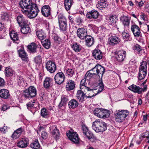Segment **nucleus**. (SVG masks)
<instances>
[{"label": "nucleus", "mask_w": 149, "mask_h": 149, "mask_svg": "<svg viewBox=\"0 0 149 149\" xmlns=\"http://www.w3.org/2000/svg\"><path fill=\"white\" fill-rule=\"evenodd\" d=\"M18 54L19 57L24 61V64L29 65V61L26 54L23 48L18 50Z\"/></svg>", "instance_id": "nucleus-12"}, {"label": "nucleus", "mask_w": 149, "mask_h": 149, "mask_svg": "<svg viewBox=\"0 0 149 149\" xmlns=\"http://www.w3.org/2000/svg\"><path fill=\"white\" fill-rule=\"evenodd\" d=\"M118 19L116 15H112L109 17L108 19L109 24H114L116 23Z\"/></svg>", "instance_id": "nucleus-42"}, {"label": "nucleus", "mask_w": 149, "mask_h": 149, "mask_svg": "<svg viewBox=\"0 0 149 149\" xmlns=\"http://www.w3.org/2000/svg\"><path fill=\"white\" fill-rule=\"evenodd\" d=\"M17 20L18 24L21 26L28 24V21L22 15H20L17 16Z\"/></svg>", "instance_id": "nucleus-26"}, {"label": "nucleus", "mask_w": 149, "mask_h": 149, "mask_svg": "<svg viewBox=\"0 0 149 149\" xmlns=\"http://www.w3.org/2000/svg\"><path fill=\"white\" fill-rule=\"evenodd\" d=\"M5 124L4 125V126L3 127L0 128V132H1L5 133L6 130L7 128H6V129H5Z\"/></svg>", "instance_id": "nucleus-61"}, {"label": "nucleus", "mask_w": 149, "mask_h": 149, "mask_svg": "<svg viewBox=\"0 0 149 149\" xmlns=\"http://www.w3.org/2000/svg\"><path fill=\"white\" fill-rule=\"evenodd\" d=\"M73 3V0H64V6L66 10H70Z\"/></svg>", "instance_id": "nucleus-37"}, {"label": "nucleus", "mask_w": 149, "mask_h": 149, "mask_svg": "<svg viewBox=\"0 0 149 149\" xmlns=\"http://www.w3.org/2000/svg\"><path fill=\"white\" fill-rule=\"evenodd\" d=\"M47 71L51 73L54 72L56 69V66H46Z\"/></svg>", "instance_id": "nucleus-48"}, {"label": "nucleus", "mask_w": 149, "mask_h": 149, "mask_svg": "<svg viewBox=\"0 0 149 149\" xmlns=\"http://www.w3.org/2000/svg\"><path fill=\"white\" fill-rule=\"evenodd\" d=\"M54 41L56 43H59L60 42L61 39L57 36H54Z\"/></svg>", "instance_id": "nucleus-57"}, {"label": "nucleus", "mask_w": 149, "mask_h": 149, "mask_svg": "<svg viewBox=\"0 0 149 149\" xmlns=\"http://www.w3.org/2000/svg\"><path fill=\"white\" fill-rule=\"evenodd\" d=\"M36 34L39 39L43 40L45 38V34L42 31H38L36 32Z\"/></svg>", "instance_id": "nucleus-44"}, {"label": "nucleus", "mask_w": 149, "mask_h": 149, "mask_svg": "<svg viewBox=\"0 0 149 149\" xmlns=\"http://www.w3.org/2000/svg\"><path fill=\"white\" fill-rule=\"evenodd\" d=\"M36 104L35 100H33V101H31L26 104L28 109L30 110L33 113H34V111H33L32 110L33 109L36 110V107H35V105Z\"/></svg>", "instance_id": "nucleus-35"}, {"label": "nucleus", "mask_w": 149, "mask_h": 149, "mask_svg": "<svg viewBox=\"0 0 149 149\" xmlns=\"http://www.w3.org/2000/svg\"><path fill=\"white\" fill-rule=\"evenodd\" d=\"M135 50H136L138 52H140L141 51V47L139 45L136 44L134 46V49Z\"/></svg>", "instance_id": "nucleus-56"}, {"label": "nucleus", "mask_w": 149, "mask_h": 149, "mask_svg": "<svg viewBox=\"0 0 149 149\" xmlns=\"http://www.w3.org/2000/svg\"><path fill=\"white\" fill-rule=\"evenodd\" d=\"M42 43L43 46L47 49H49L50 46V41L48 39H45L42 41Z\"/></svg>", "instance_id": "nucleus-45"}, {"label": "nucleus", "mask_w": 149, "mask_h": 149, "mask_svg": "<svg viewBox=\"0 0 149 149\" xmlns=\"http://www.w3.org/2000/svg\"><path fill=\"white\" fill-rule=\"evenodd\" d=\"M23 13L26 15L28 17L31 18L36 17L38 15L39 10L36 4H33L31 8L27 10H23Z\"/></svg>", "instance_id": "nucleus-5"}, {"label": "nucleus", "mask_w": 149, "mask_h": 149, "mask_svg": "<svg viewBox=\"0 0 149 149\" xmlns=\"http://www.w3.org/2000/svg\"><path fill=\"white\" fill-rule=\"evenodd\" d=\"M93 55L97 60H100L102 58L103 54L102 52L99 49H95L92 53Z\"/></svg>", "instance_id": "nucleus-29"}, {"label": "nucleus", "mask_w": 149, "mask_h": 149, "mask_svg": "<svg viewBox=\"0 0 149 149\" xmlns=\"http://www.w3.org/2000/svg\"><path fill=\"white\" fill-rule=\"evenodd\" d=\"M50 113L49 110L45 108H42L41 111V116L45 118H48L50 115Z\"/></svg>", "instance_id": "nucleus-40"}, {"label": "nucleus", "mask_w": 149, "mask_h": 149, "mask_svg": "<svg viewBox=\"0 0 149 149\" xmlns=\"http://www.w3.org/2000/svg\"><path fill=\"white\" fill-rule=\"evenodd\" d=\"M24 131V128L22 127H20L14 131L12 134L11 137L13 139H17L20 137Z\"/></svg>", "instance_id": "nucleus-21"}, {"label": "nucleus", "mask_w": 149, "mask_h": 149, "mask_svg": "<svg viewBox=\"0 0 149 149\" xmlns=\"http://www.w3.org/2000/svg\"><path fill=\"white\" fill-rule=\"evenodd\" d=\"M81 129L84 135L86 138H87L89 140L91 141V139L92 140V141L97 140L96 138L93 133L88 130L86 125L83 124L81 125Z\"/></svg>", "instance_id": "nucleus-7"}, {"label": "nucleus", "mask_w": 149, "mask_h": 149, "mask_svg": "<svg viewBox=\"0 0 149 149\" xmlns=\"http://www.w3.org/2000/svg\"><path fill=\"white\" fill-rule=\"evenodd\" d=\"M109 44L114 46L118 44L120 42V38L115 34H111L110 36L108 39Z\"/></svg>", "instance_id": "nucleus-17"}, {"label": "nucleus", "mask_w": 149, "mask_h": 149, "mask_svg": "<svg viewBox=\"0 0 149 149\" xmlns=\"http://www.w3.org/2000/svg\"><path fill=\"white\" fill-rule=\"evenodd\" d=\"M67 135L69 139L74 143H79V139L78 135L76 132H74L73 130H70L68 133H67Z\"/></svg>", "instance_id": "nucleus-8"}, {"label": "nucleus", "mask_w": 149, "mask_h": 149, "mask_svg": "<svg viewBox=\"0 0 149 149\" xmlns=\"http://www.w3.org/2000/svg\"><path fill=\"white\" fill-rule=\"evenodd\" d=\"M77 36L81 40H84L88 35L87 30L84 28H79L77 31Z\"/></svg>", "instance_id": "nucleus-16"}, {"label": "nucleus", "mask_w": 149, "mask_h": 149, "mask_svg": "<svg viewBox=\"0 0 149 149\" xmlns=\"http://www.w3.org/2000/svg\"><path fill=\"white\" fill-rule=\"evenodd\" d=\"M37 95V91L34 86H31L24 91L23 95L26 98L35 97Z\"/></svg>", "instance_id": "nucleus-6"}, {"label": "nucleus", "mask_w": 149, "mask_h": 149, "mask_svg": "<svg viewBox=\"0 0 149 149\" xmlns=\"http://www.w3.org/2000/svg\"><path fill=\"white\" fill-rule=\"evenodd\" d=\"M51 9L49 5H45L42 8L41 12L44 16L48 17L51 15Z\"/></svg>", "instance_id": "nucleus-22"}, {"label": "nucleus", "mask_w": 149, "mask_h": 149, "mask_svg": "<svg viewBox=\"0 0 149 149\" xmlns=\"http://www.w3.org/2000/svg\"><path fill=\"white\" fill-rule=\"evenodd\" d=\"M48 136L47 133L45 131L42 132L41 133V137L44 139H46Z\"/></svg>", "instance_id": "nucleus-54"}, {"label": "nucleus", "mask_w": 149, "mask_h": 149, "mask_svg": "<svg viewBox=\"0 0 149 149\" xmlns=\"http://www.w3.org/2000/svg\"><path fill=\"white\" fill-rule=\"evenodd\" d=\"M69 20L72 24L74 23V19L72 16H69L68 17Z\"/></svg>", "instance_id": "nucleus-64"}, {"label": "nucleus", "mask_w": 149, "mask_h": 149, "mask_svg": "<svg viewBox=\"0 0 149 149\" xmlns=\"http://www.w3.org/2000/svg\"><path fill=\"white\" fill-rule=\"evenodd\" d=\"M129 114V112L127 110H117L114 113L115 120L117 122L121 123L124 121Z\"/></svg>", "instance_id": "nucleus-3"}, {"label": "nucleus", "mask_w": 149, "mask_h": 149, "mask_svg": "<svg viewBox=\"0 0 149 149\" xmlns=\"http://www.w3.org/2000/svg\"><path fill=\"white\" fill-rule=\"evenodd\" d=\"M5 70L6 76L8 77L12 75L14 72L10 66L6 68Z\"/></svg>", "instance_id": "nucleus-43"}, {"label": "nucleus", "mask_w": 149, "mask_h": 149, "mask_svg": "<svg viewBox=\"0 0 149 149\" xmlns=\"http://www.w3.org/2000/svg\"><path fill=\"white\" fill-rule=\"evenodd\" d=\"M66 23L67 20L65 17L63 18V19L58 20V23Z\"/></svg>", "instance_id": "nucleus-62"}, {"label": "nucleus", "mask_w": 149, "mask_h": 149, "mask_svg": "<svg viewBox=\"0 0 149 149\" xmlns=\"http://www.w3.org/2000/svg\"><path fill=\"white\" fill-rule=\"evenodd\" d=\"M102 109L99 108H96L93 111V114L95 116L99 117L100 113L101 112Z\"/></svg>", "instance_id": "nucleus-51"}, {"label": "nucleus", "mask_w": 149, "mask_h": 149, "mask_svg": "<svg viewBox=\"0 0 149 149\" xmlns=\"http://www.w3.org/2000/svg\"><path fill=\"white\" fill-rule=\"evenodd\" d=\"M54 79L56 83L60 85L64 81L65 76L62 72H58L55 75Z\"/></svg>", "instance_id": "nucleus-15"}, {"label": "nucleus", "mask_w": 149, "mask_h": 149, "mask_svg": "<svg viewBox=\"0 0 149 149\" xmlns=\"http://www.w3.org/2000/svg\"><path fill=\"white\" fill-rule=\"evenodd\" d=\"M92 128L96 132H103L107 130V126L105 123L98 119L93 123Z\"/></svg>", "instance_id": "nucleus-2"}, {"label": "nucleus", "mask_w": 149, "mask_h": 149, "mask_svg": "<svg viewBox=\"0 0 149 149\" xmlns=\"http://www.w3.org/2000/svg\"><path fill=\"white\" fill-rule=\"evenodd\" d=\"M36 46L34 43H32L28 46V49L33 53H35L36 52Z\"/></svg>", "instance_id": "nucleus-46"}, {"label": "nucleus", "mask_w": 149, "mask_h": 149, "mask_svg": "<svg viewBox=\"0 0 149 149\" xmlns=\"http://www.w3.org/2000/svg\"><path fill=\"white\" fill-rule=\"evenodd\" d=\"M33 4L31 0H21L19 3V5L22 8V12L23 13V10L29 9L32 8Z\"/></svg>", "instance_id": "nucleus-9"}, {"label": "nucleus", "mask_w": 149, "mask_h": 149, "mask_svg": "<svg viewBox=\"0 0 149 149\" xmlns=\"http://www.w3.org/2000/svg\"><path fill=\"white\" fill-rule=\"evenodd\" d=\"M82 82L83 80H81V82L80 88L81 89H84L85 91H86V92L87 93L86 94L87 95V93H90V95H92L93 94H94V95L96 94V93H95V91L96 90H97V88H97V86L95 88H93L91 86L90 87H87L85 86V84L84 83L82 84ZM98 93L97 92V93H96V95Z\"/></svg>", "instance_id": "nucleus-11"}, {"label": "nucleus", "mask_w": 149, "mask_h": 149, "mask_svg": "<svg viewBox=\"0 0 149 149\" xmlns=\"http://www.w3.org/2000/svg\"><path fill=\"white\" fill-rule=\"evenodd\" d=\"M85 39L86 44V46L91 47L94 44V39L91 36L88 35Z\"/></svg>", "instance_id": "nucleus-34"}, {"label": "nucleus", "mask_w": 149, "mask_h": 149, "mask_svg": "<svg viewBox=\"0 0 149 149\" xmlns=\"http://www.w3.org/2000/svg\"><path fill=\"white\" fill-rule=\"evenodd\" d=\"M99 15V13L97 11L93 10L87 13L86 15V16L88 19H91L93 18L95 19H97Z\"/></svg>", "instance_id": "nucleus-18"}, {"label": "nucleus", "mask_w": 149, "mask_h": 149, "mask_svg": "<svg viewBox=\"0 0 149 149\" xmlns=\"http://www.w3.org/2000/svg\"><path fill=\"white\" fill-rule=\"evenodd\" d=\"M5 82L3 79L0 77V87H3L5 85Z\"/></svg>", "instance_id": "nucleus-55"}, {"label": "nucleus", "mask_w": 149, "mask_h": 149, "mask_svg": "<svg viewBox=\"0 0 149 149\" xmlns=\"http://www.w3.org/2000/svg\"><path fill=\"white\" fill-rule=\"evenodd\" d=\"M96 69L97 74L93 73L92 77L95 79H99V83L97 86L99 88L97 90V93H99L101 92L104 88V85L102 82V77L103 74L105 72V68L102 66H95L93 70Z\"/></svg>", "instance_id": "nucleus-1"}, {"label": "nucleus", "mask_w": 149, "mask_h": 149, "mask_svg": "<svg viewBox=\"0 0 149 149\" xmlns=\"http://www.w3.org/2000/svg\"><path fill=\"white\" fill-rule=\"evenodd\" d=\"M79 103L77 101L74 99L71 100L68 102V106L70 109H74L77 108L78 106Z\"/></svg>", "instance_id": "nucleus-33"}, {"label": "nucleus", "mask_w": 149, "mask_h": 149, "mask_svg": "<svg viewBox=\"0 0 149 149\" xmlns=\"http://www.w3.org/2000/svg\"><path fill=\"white\" fill-rule=\"evenodd\" d=\"M136 63V61L134 59H132L129 62L130 64L131 65H134Z\"/></svg>", "instance_id": "nucleus-59"}, {"label": "nucleus", "mask_w": 149, "mask_h": 149, "mask_svg": "<svg viewBox=\"0 0 149 149\" xmlns=\"http://www.w3.org/2000/svg\"><path fill=\"white\" fill-rule=\"evenodd\" d=\"M149 65V60H148L147 62L146 61H143L141 63V65Z\"/></svg>", "instance_id": "nucleus-58"}, {"label": "nucleus", "mask_w": 149, "mask_h": 149, "mask_svg": "<svg viewBox=\"0 0 149 149\" xmlns=\"http://www.w3.org/2000/svg\"><path fill=\"white\" fill-rule=\"evenodd\" d=\"M116 57L117 60L119 62H122L123 61L126 56V52L124 51L121 50L115 52Z\"/></svg>", "instance_id": "nucleus-19"}, {"label": "nucleus", "mask_w": 149, "mask_h": 149, "mask_svg": "<svg viewBox=\"0 0 149 149\" xmlns=\"http://www.w3.org/2000/svg\"><path fill=\"white\" fill-rule=\"evenodd\" d=\"M65 17L63 14L60 13L58 15V20H61L63 19V18H64Z\"/></svg>", "instance_id": "nucleus-60"}, {"label": "nucleus", "mask_w": 149, "mask_h": 149, "mask_svg": "<svg viewBox=\"0 0 149 149\" xmlns=\"http://www.w3.org/2000/svg\"><path fill=\"white\" fill-rule=\"evenodd\" d=\"M71 47L74 51L76 52H80L81 49V45L76 42H74L72 44Z\"/></svg>", "instance_id": "nucleus-36"}, {"label": "nucleus", "mask_w": 149, "mask_h": 149, "mask_svg": "<svg viewBox=\"0 0 149 149\" xmlns=\"http://www.w3.org/2000/svg\"><path fill=\"white\" fill-rule=\"evenodd\" d=\"M1 18V19L3 20H7L9 19L8 14L6 13H3L2 15Z\"/></svg>", "instance_id": "nucleus-52"}, {"label": "nucleus", "mask_w": 149, "mask_h": 149, "mask_svg": "<svg viewBox=\"0 0 149 149\" xmlns=\"http://www.w3.org/2000/svg\"><path fill=\"white\" fill-rule=\"evenodd\" d=\"M18 34L15 31L13 30L10 33L11 39L15 42L18 44L19 42Z\"/></svg>", "instance_id": "nucleus-28"}, {"label": "nucleus", "mask_w": 149, "mask_h": 149, "mask_svg": "<svg viewBox=\"0 0 149 149\" xmlns=\"http://www.w3.org/2000/svg\"><path fill=\"white\" fill-rule=\"evenodd\" d=\"M68 100V98L67 95H62L61 97V101L63 102V103L66 104Z\"/></svg>", "instance_id": "nucleus-50"}, {"label": "nucleus", "mask_w": 149, "mask_h": 149, "mask_svg": "<svg viewBox=\"0 0 149 149\" xmlns=\"http://www.w3.org/2000/svg\"><path fill=\"white\" fill-rule=\"evenodd\" d=\"M10 95L8 90L3 88L0 90V97L2 99H7L10 98Z\"/></svg>", "instance_id": "nucleus-24"}, {"label": "nucleus", "mask_w": 149, "mask_h": 149, "mask_svg": "<svg viewBox=\"0 0 149 149\" xmlns=\"http://www.w3.org/2000/svg\"><path fill=\"white\" fill-rule=\"evenodd\" d=\"M21 31V32L24 34L29 33L31 32L30 28L29 27L28 24H25L22 26Z\"/></svg>", "instance_id": "nucleus-38"}, {"label": "nucleus", "mask_w": 149, "mask_h": 149, "mask_svg": "<svg viewBox=\"0 0 149 149\" xmlns=\"http://www.w3.org/2000/svg\"><path fill=\"white\" fill-rule=\"evenodd\" d=\"M52 135L55 139L57 141L60 137V134L58 130L57 129L56 126H54L52 128Z\"/></svg>", "instance_id": "nucleus-32"}, {"label": "nucleus", "mask_w": 149, "mask_h": 149, "mask_svg": "<svg viewBox=\"0 0 149 149\" xmlns=\"http://www.w3.org/2000/svg\"><path fill=\"white\" fill-rule=\"evenodd\" d=\"M131 29L135 37H139L141 36L140 30L137 26L136 25H132Z\"/></svg>", "instance_id": "nucleus-23"}, {"label": "nucleus", "mask_w": 149, "mask_h": 149, "mask_svg": "<svg viewBox=\"0 0 149 149\" xmlns=\"http://www.w3.org/2000/svg\"><path fill=\"white\" fill-rule=\"evenodd\" d=\"M29 144V139L26 137L22 138L17 142V146L19 148H24L27 147Z\"/></svg>", "instance_id": "nucleus-14"}, {"label": "nucleus", "mask_w": 149, "mask_h": 149, "mask_svg": "<svg viewBox=\"0 0 149 149\" xmlns=\"http://www.w3.org/2000/svg\"><path fill=\"white\" fill-rule=\"evenodd\" d=\"M130 18L126 16L123 15L120 18V20L124 26H128L130 23Z\"/></svg>", "instance_id": "nucleus-31"}, {"label": "nucleus", "mask_w": 149, "mask_h": 149, "mask_svg": "<svg viewBox=\"0 0 149 149\" xmlns=\"http://www.w3.org/2000/svg\"><path fill=\"white\" fill-rule=\"evenodd\" d=\"M66 73L70 77H72L74 74L73 70L72 69H68L67 70Z\"/></svg>", "instance_id": "nucleus-53"}, {"label": "nucleus", "mask_w": 149, "mask_h": 149, "mask_svg": "<svg viewBox=\"0 0 149 149\" xmlns=\"http://www.w3.org/2000/svg\"><path fill=\"white\" fill-rule=\"evenodd\" d=\"M30 146L31 148L33 149H38L40 148V145L38 140L36 139L32 141Z\"/></svg>", "instance_id": "nucleus-39"}, {"label": "nucleus", "mask_w": 149, "mask_h": 149, "mask_svg": "<svg viewBox=\"0 0 149 149\" xmlns=\"http://www.w3.org/2000/svg\"><path fill=\"white\" fill-rule=\"evenodd\" d=\"M108 5V3L107 0H100L96 5V7L100 10L107 8Z\"/></svg>", "instance_id": "nucleus-27"}, {"label": "nucleus", "mask_w": 149, "mask_h": 149, "mask_svg": "<svg viewBox=\"0 0 149 149\" xmlns=\"http://www.w3.org/2000/svg\"><path fill=\"white\" fill-rule=\"evenodd\" d=\"M53 64L55 65L54 62L52 61H49L46 63V65H52Z\"/></svg>", "instance_id": "nucleus-63"}, {"label": "nucleus", "mask_w": 149, "mask_h": 149, "mask_svg": "<svg viewBox=\"0 0 149 149\" xmlns=\"http://www.w3.org/2000/svg\"><path fill=\"white\" fill-rule=\"evenodd\" d=\"M87 93L85 91L84 89H81L78 90L76 93V97L78 101L79 102L82 103L85 101V97L87 98H91L96 95V93L95 95L93 94L92 95H90V93H87V95H86Z\"/></svg>", "instance_id": "nucleus-4"}, {"label": "nucleus", "mask_w": 149, "mask_h": 149, "mask_svg": "<svg viewBox=\"0 0 149 149\" xmlns=\"http://www.w3.org/2000/svg\"><path fill=\"white\" fill-rule=\"evenodd\" d=\"M122 36L126 41H130L132 40L129 33L127 31H124L122 32Z\"/></svg>", "instance_id": "nucleus-41"}, {"label": "nucleus", "mask_w": 149, "mask_h": 149, "mask_svg": "<svg viewBox=\"0 0 149 149\" xmlns=\"http://www.w3.org/2000/svg\"><path fill=\"white\" fill-rule=\"evenodd\" d=\"M110 111L105 109H102L101 112L100 113L99 117L100 118H107L109 115Z\"/></svg>", "instance_id": "nucleus-30"}, {"label": "nucleus", "mask_w": 149, "mask_h": 149, "mask_svg": "<svg viewBox=\"0 0 149 149\" xmlns=\"http://www.w3.org/2000/svg\"><path fill=\"white\" fill-rule=\"evenodd\" d=\"M60 30L62 31H65L67 30V24L66 23H59Z\"/></svg>", "instance_id": "nucleus-47"}, {"label": "nucleus", "mask_w": 149, "mask_h": 149, "mask_svg": "<svg viewBox=\"0 0 149 149\" xmlns=\"http://www.w3.org/2000/svg\"><path fill=\"white\" fill-rule=\"evenodd\" d=\"M128 89L135 93H137L140 94L141 93L142 91L145 92L147 91V86L146 85H145L143 88H140L138 86L132 84L128 87Z\"/></svg>", "instance_id": "nucleus-10"}, {"label": "nucleus", "mask_w": 149, "mask_h": 149, "mask_svg": "<svg viewBox=\"0 0 149 149\" xmlns=\"http://www.w3.org/2000/svg\"><path fill=\"white\" fill-rule=\"evenodd\" d=\"M53 79L50 77H46L43 81V86L46 89H49L52 86Z\"/></svg>", "instance_id": "nucleus-20"}, {"label": "nucleus", "mask_w": 149, "mask_h": 149, "mask_svg": "<svg viewBox=\"0 0 149 149\" xmlns=\"http://www.w3.org/2000/svg\"><path fill=\"white\" fill-rule=\"evenodd\" d=\"M147 72V66H140L138 76V79L141 80L143 79L146 76Z\"/></svg>", "instance_id": "nucleus-13"}, {"label": "nucleus", "mask_w": 149, "mask_h": 149, "mask_svg": "<svg viewBox=\"0 0 149 149\" xmlns=\"http://www.w3.org/2000/svg\"><path fill=\"white\" fill-rule=\"evenodd\" d=\"M34 60L36 64L37 65H40L42 63V57L39 55L36 56L34 58Z\"/></svg>", "instance_id": "nucleus-49"}, {"label": "nucleus", "mask_w": 149, "mask_h": 149, "mask_svg": "<svg viewBox=\"0 0 149 149\" xmlns=\"http://www.w3.org/2000/svg\"><path fill=\"white\" fill-rule=\"evenodd\" d=\"M75 86L74 82L71 80H68L66 83V90L67 91H70L73 90Z\"/></svg>", "instance_id": "nucleus-25"}]
</instances>
